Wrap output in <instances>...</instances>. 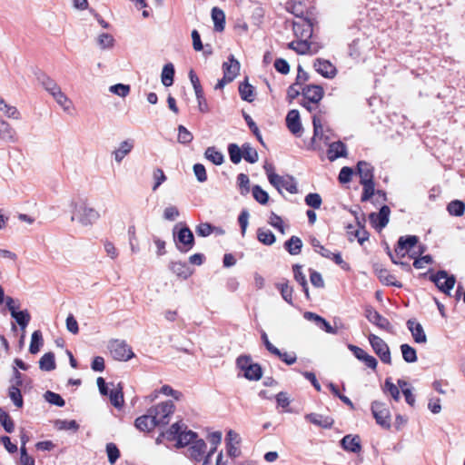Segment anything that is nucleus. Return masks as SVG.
<instances>
[{
  "label": "nucleus",
  "instance_id": "obj_1",
  "mask_svg": "<svg viewBox=\"0 0 465 465\" xmlns=\"http://www.w3.org/2000/svg\"><path fill=\"white\" fill-rule=\"evenodd\" d=\"M355 174L359 175L360 183L362 185L361 202L370 201L375 193L374 167L366 161H359Z\"/></svg>",
  "mask_w": 465,
  "mask_h": 465
},
{
  "label": "nucleus",
  "instance_id": "obj_2",
  "mask_svg": "<svg viewBox=\"0 0 465 465\" xmlns=\"http://www.w3.org/2000/svg\"><path fill=\"white\" fill-rule=\"evenodd\" d=\"M70 206L73 208L71 220L74 221L76 219L83 226L93 225L100 218L99 212L90 207L86 203L78 204L76 202L72 201Z\"/></svg>",
  "mask_w": 465,
  "mask_h": 465
},
{
  "label": "nucleus",
  "instance_id": "obj_3",
  "mask_svg": "<svg viewBox=\"0 0 465 465\" xmlns=\"http://www.w3.org/2000/svg\"><path fill=\"white\" fill-rule=\"evenodd\" d=\"M176 224L173 230V241L177 250L183 253H187L194 246V236L187 225L178 228Z\"/></svg>",
  "mask_w": 465,
  "mask_h": 465
},
{
  "label": "nucleus",
  "instance_id": "obj_4",
  "mask_svg": "<svg viewBox=\"0 0 465 465\" xmlns=\"http://www.w3.org/2000/svg\"><path fill=\"white\" fill-rule=\"evenodd\" d=\"M237 367L243 371V376L250 381H259L262 370L259 363H253L249 355H241L236 360Z\"/></svg>",
  "mask_w": 465,
  "mask_h": 465
},
{
  "label": "nucleus",
  "instance_id": "obj_5",
  "mask_svg": "<svg viewBox=\"0 0 465 465\" xmlns=\"http://www.w3.org/2000/svg\"><path fill=\"white\" fill-rule=\"evenodd\" d=\"M175 406L172 401L161 402L149 408V412L155 416L157 426H165L170 422V417L174 412Z\"/></svg>",
  "mask_w": 465,
  "mask_h": 465
},
{
  "label": "nucleus",
  "instance_id": "obj_6",
  "mask_svg": "<svg viewBox=\"0 0 465 465\" xmlns=\"http://www.w3.org/2000/svg\"><path fill=\"white\" fill-rule=\"evenodd\" d=\"M430 282L435 283L437 288L443 293L450 295L453 289L456 278L453 274H449L445 270H440L436 273L429 276Z\"/></svg>",
  "mask_w": 465,
  "mask_h": 465
},
{
  "label": "nucleus",
  "instance_id": "obj_7",
  "mask_svg": "<svg viewBox=\"0 0 465 465\" xmlns=\"http://www.w3.org/2000/svg\"><path fill=\"white\" fill-rule=\"evenodd\" d=\"M371 413L381 427L385 430H390L391 424V412L386 407V404L378 401H373L371 405Z\"/></svg>",
  "mask_w": 465,
  "mask_h": 465
},
{
  "label": "nucleus",
  "instance_id": "obj_8",
  "mask_svg": "<svg viewBox=\"0 0 465 465\" xmlns=\"http://www.w3.org/2000/svg\"><path fill=\"white\" fill-rule=\"evenodd\" d=\"M109 350L111 355L116 361H127L134 357L132 348L124 341L114 340L110 341Z\"/></svg>",
  "mask_w": 465,
  "mask_h": 465
},
{
  "label": "nucleus",
  "instance_id": "obj_9",
  "mask_svg": "<svg viewBox=\"0 0 465 465\" xmlns=\"http://www.w3.org/2000/svg\"><path fill=\"white\" fill-rule=\"evenodd\" d=\"M370 344L383 363L391 364V356L388 344L379 336L370 333L368 336Z\"/></svg>",
  "mask_w": 465,
  "mask_h": 465
},
{
  "label": "nucleus",
  "instance_id": "obj_10",
  "mask_svg": "<svg viewBox=\"0 0 465 465\" xmlns=\"http://www.w3.org/2000/svg\"><path fill=\"white\" fill-rule=\"evenodd\" d=\"M302 96L304 101L302 102L303 107L308 111L312 112L315 110L320 104V85L319 84H309L302 88Z\"/></svg>",
  "mask_w": 465,
  "mask_h": 465
},
{
  "label": "nucleus",
  "instance_id": "obj_11",
  "mask_svg": "<svg viewBox=\"0 0 465 465\" xmlns=\"http://www.w3.org/2000/svg\"><path fill=\"white\" fill-rule=\"evenodd\" d=\"M364 316L371 323L377 326L379 329L390 333L393 331V328L390 321L378 312L372 306H365Z\"/></svg>",
  "mask_w": 465,
  "mask_h": 465
},
{
  "label": "nucleus",
  "instance_id": "obj_12",
  "mask_svg": "<svg viewBox=\"0 0 465 465\" xmlns=\"http://www.w3.org/2000/svg\"><path fill=\"white\" fill-rule=\"evenodd\" d=\"M270 183L282 193V189H285L290 193H297V183L292 176H281L279 174L270 175Z\"/></svg>",
  "mask_w": 465,
  "mask_h": 465
},
{
  "label": "nucleus",
  "instance_id": "obj_13",
  "mask_svg": "<svg viewBox=\"0 0 465 465\" xmlns=\"http://www.w3.org/2000/svg\"><path fill=\"white\" fill-rule=\"evenodd\" d=\"M370 48L369 39L366 36L357 37L349 45V55L354 60L362 59Z\"/></svg>",
  "mask_w": 465,
  "mask_h": 465
},
{
  "label": "nucleus",
  "instance_id": "obj_14",
  "mask_svg": "<svg viewBox=\"0 0 465 465\" xmlns=\"http://www.w3.org/2000/svg\"><path fill=\"white\" fill-rule=\"evenodd\" d=\"M391 209L388 205H382L378 213H371L369 220L371 225L378 231L387 226L390 221Z\"/></svg>",
  "mask_w": 465,
  "mask_h": 465
},
{
  "label": "nucleus",
  "instance_id": "obj_15",
  "mask_svg": "<svg viewBox=\"0 0 465 465\" xmlns=\"http://www.w3.org/2000/svg\"><path fill=\"white\" fill-rule=\"evenodd\" d=\"M373 271L375 275L378 277L380 282L382 284H385L387 286H394L397 288H401L402 283L396 280V277L393 274H391L390 272L383 268L380 264H374L373 265Z\"/></svg>",
  "mask_w": 465,
  "mask_h": 465
},
{
  "label": "nucleus",
  "instance_id": "obj_16",
  "mask_svg": "<svg viewBox=\"0 0 465 465\" xmlns=\"http://www.w3.org/2000/svg\"><path fill=\"white\" fill-rule=\"evenodd\" d=\"M155 416H153L147 410L146 414L139 416L134 420L135 428L143 432H150L153 430L157 426Z\"/></svg>",
  "mask_w": 465,
  "mask_h": 465
},
{
  "label": "nucleus",
  "instance_id": "obj_17",
  "mask_svg": "<svg viewBox=\"0 0 465 465\" xmlns=\"http://www.w3.org/2000/svg\"><path fill=\"white\" fill-rule=\"evenodd\" d=\"M223 76L227 81L232 82L240 72V63L232 54H230L228 61L223 64Z\"/></svg>",
  "mask_w": 465,
  "mask_h": 465
},
{
  "label": "nucleus",
  "instance_id": "obj_18",
  "mask_svg": "<svg viewBox=\"0 0 465 465\" xmlns=\"http://www.w3.org/2000/svg\"><path fill=\"white\" fill-rule=\"evenodd\" d=\"M408 330L411 331V336L417 343H426L427 335L423 330L422 325L416 321V319H409L406 322Z\"/></svg>",
  "mask_w": 465,
  "mask_h": 465
},
{
  "label": "nucleus",
  "instance_id": "obj_19",
  "mask_svg": "<svg viewBox=\"0 0 465 465\" xmlns=\"http://www.w3.org/2000/svg\"><path fill=\"white\" fill-rule=\"evenodd\" d=\"M347 145L341 141L332 142L327 149V157L333 162L341 157H347Z\"/></svg>",
  "mask_w": 465,
  "mask_h": 465
},
{
  "label": "nucleus",
  "instance_id": "obj_20",
  "mask_svg": "<svg viewBox=\"0 0 465 465\" xmlns=\"http://www.w3.org/2000/svg\"><path fill=\"white\" fill-rule=\"evenodd\" d=\"M341 448L349 452L359 453L361 450L359 435L347 434L341 440Z\"/></svg>",
  "mask_w": 465,
  "mask_h": 465
},
{
  "label": "nucleus",
  "instance_id": "obj_21",
  "mask_svg": "<svg viewBox=\"0 0 465 465\" xmlns=\"http://www.w3.org/2000/svg\"><path fill=\"white\" fill-rule=\"evenodd\" d=\"M0 140L10 143H15L18 142L16 131L9 123L2 118H0Z\"/></svg>",
  "mask_w": 465,
  "mask_h": 465
},
{
  "label": "nucleus",
  "instance_id": "obj_22",
  "mask_svg": "<svg viewBox=\"0 0 465 465\" xmlns=\"http://www.w3.org/2000/svg\"><path fill=\"white\" fill-rule=\"evenodd\" d=\"M168 268L173 273L183 280L188 279L193 272L185 262L181 261L170 262Z\"/></svg>",
  "mask_w": 465,
  "mask_h": 465
},
{
  "label": "nucleus",
  "instance_id": "obj_23",
  "mask_svg": "<svg viewBox=\"0 0 465 465\" xmlns=\"http://www.w3.org/2000/svg\"><path fill=\"white\" fill-rule=\"evenodd\" d=\"M206 450V443L203 439L195 440L188 448V456L195 461H201Z\"/></svg>",
  "mask_w": 465,
  "mask_h": 465
},
{
  "label": "nucleus",
  "instance_id": "obj_24",
  "mask_svg": "<svg viewBox=\"0 0 465 465\" xmlns=\"http://www.w3.org/2000/svg\"><path fill=\"white\" fill-rule=\"evenodd\" d=\"M286 125L290 132L297 135L302 131V124L298 110L292 109L286 115Z\"/></svg>",
  "mask_w": 465,
  "mask_h": 465
},
{
  "label": "nucleus",
  "instance_id": "obj_25",
  "mask_svg": "<svg viewBox=\"0 0 465 465\" xmlns=\"http://www.w3.org/2000/svg\"><path fill=\"white\" fill-rule=\"evenodd\" d=\"M35 75L39 82V84L46 90L49 94L55 92L60 87L56 84V82L52 79L49 75H47L43 71L38 70L35 73Z\"/></svg>",
  "mask_w": 465,
  "mask_h": 465
},
{
  "label": "nucleus",
  "instance_id": "obj_26",
  "mask_svg": "<svg viewBox=\"0 0 465 465\" xmlns=\"http://www.w3.org/2000/svg\"><path fill=\"white\" fill-rule=\"evenodd\" d=\"M212 20L213 22L214 31L223 32L225 28V14L224 12L217 7H213L211 11Z\"/></svg>",
  "mask_w": 465,
  "mask_h": 465
},
{
  "label": "nucleus",
  "instance_id": "obj_27",
  "mask_svg": "<svg viewBox=\"0 0 465 465\" xmlns=\"http://www.w3.org/2000/svg\"><path fill=\"white\" fill-rule=\"evenodd\" d=\"M322 256L332 260L337 265H339L343 271L349 272L351 266L348 262H344L341 252H331L330 250L324 248L322 245Z\"/></svg>",
  "mask_w": 465,
  "mask_h": 465
},
{
  "label": "nucleus",
  "instance_id": "obj_28",
  "mask_svg": "<svg viewBox=\"0 0 465 465\" xmlns=\"http://www.w3.org/2000/svg\"><path fill=\"white\" fill-rule=\"evenodd\" d=\"M419 242V237L416 235L401 236L398 239V249L400 251L409 252Z\"/></svg>",
  "mask_w": 465,
  "mask_h": 465
},
{
  "label": "nucleus",
  "instance_id": "obj_29",
  "mask_svg": "<svg viewBox=\"0 0 465 465\" xmlns=\"http://www.w3.org/2000/svg\"><path fill=\"white\" fill-rule=\"evenodd\" d=\"M134 148V142L125 140L120 143L117 150L114 152V159L117 163H121L123 159L132 151Z\"/></svg>",
  "mask_w": 465,
  "mask_h": 465
},
{
  "label": "nucleus",
  "instance_id": "obj_30",
  "mask_svg": "<svg viewBox=\"0 0 465 465\" xmlns=\"http://www.w3.org/2000/svg\"><path fill=\"white\" fill-rule=\"evenodd\" d=\"M284 248L291 255H297L302 251V242L298 236L293 235L284 242Z\"/></svg>",
  "mask_w": 465,
  "mask_h": 465
},
{
  "label": "nucleus",
  "instance_id": "obj_31",
  "mask_svg": "<svg viewBox=\"0 0 465 465\" xmlns=\"http://www.w3.org/2000/svg\"><path fill=\"white\" fill-rule=\"evenodd\" d=\"M239 94L243 101L249 103L253 101L254 88L249 84L247 79L239 84Z\"/></svg>",
  "mask_w": 465,
  "mask_h": 465
},
{
  "label": "nucleus",
  "instance_id": "obj_32",
  "mask_svg": "<svg viewBox=\"0 0 465 465\" xmlns=\"http://www.w3.org/2000/svg\"><path fill=\"white\" fill-rule=\"evenodd\" d=\"M174 74H175V69L172 63H168L163 65L161 78H162V83L164 86L169 87V86L173 85Z\"/></svg>",
  "mask_w": 465,
  "mask_h": 465
},
{
  "label": "nucleus",
  "instance_id": "obj_33",
  "mask_svg": "<svg viewBox=\"0 0 465 465\" xmlns=\"http://www.w3.org/2000/svg\"><path fill=\"white\" fill-rule=\"evenodd\" d=\"M56 367L55 364V357L54 352H46L45 353L40 361H39V368L42 371H54Z\"/></svg>",
  "mask_w": 465,
  "mask_h": 465
},
{
  "label": "nucleus",
  "instance_id": "obj_34",
  "mask_svg": "<svg viewBox=\"0 0 465 465\" xmlns=\"http://www.w3.org/2000/svg\"><path fill=\"white\" fill-rule=\"evenodd\" d=\"M302 267L300 264H294L292 266L293 277L294 280L302 287V291L304 292L307 298H309L308 292V283L306 280L305 274L302 271Z\"/></svg>",
  "mask_w": 465,
  "mask_h": 465
},
{
  "label": "nucleus",
  "instance_id": "obj_35",
  "mask_svg": "<svg viewBox=\"0 0 465 465\" xmlns=\"http://www.w3.org/2000/svg\"><path fill=\"white\" fill-rule=\"evenodd\" d=\"M110 397V401L112 405H114L117 409H121L124 405V393L123 387L119 383L116 388L113 389L110 392H108Z\"/></svg>",
  "mask_w": 465,
  "mask_h": 465
},
{
  "label": "nucleus",
  "instance_id": "obj_36",
  "mask_svg": "<svg viewBox=\"0 0 465 465\" xmlns=\"http://www.w3.org/2000/svg\"><path fill=\"white\" fill-rule=\"evenodd\" d=\"M275 287L280 291L282 299L289 304L292 305L293 288L289 285V282L285 280L283 282H278L275 284Z\"/></svg>",
  "mask_w": 465,
  "mask_h": 465
},
{
  "label": "nucleus",
  "instance_id": "obj_37",
  "mask_svg": "<svg viewBox=\"0 0 465 465\" xmlns=\"http://www.w3.org/2000/svg\"><path fill=\"white\" fill-rule=\"evenodd\" d=\"M204 156L215 165H221L224 161L222 152L218 151L214 146L208 147L205 150Z\"/></svg>",
  "mask_w": 465,
  "mask_h": 465
},
{
  "label": "nucleus",
  "instance_id": "obj_38",
  "mask_svg": "<svg viewBox=\"0 0 465 465\" xmlns=\"http://www.w3.org/2000/svg\"><path fill=\"white\" fill-rule=\"evenodd\" d=\"M257 239L260 242L267 246L272 245L276 241L273 232L264 228H259L257 230Z\"/></svg>",
  "mask_w": 465,
  "mask_h": 465
},
{
  "label": "nucleus",
  "instance_id": "obj_39",
  "mask_svg": "<svg viewBox=\"0 0 465 465\" xmlns=\"http://www.w3.org/2000/svg\"><path fill=\"white\" fill-rule=\"evenodd\" d=\"M400 349L404 361L407 363H413L417 361V351L410 344L403 343L400 346Z\"/></svg>",
  "mask_w": 465,
  "mask_h": 465
},
{
  "label": "nucleus",
  "instance_id": "obj_40",
  "mask_svg": "<svg viewBox=\"0 0 465 465\" xmlns=\"http://www.w3.org/2000/svg\"><path fill=\"white\" fill-rule=\"evenodd\" d=\"M197 433L193 430L182 431L176 440V447L183 448L197 440Z\"/></svg>",
  "mask_w": 465,
  "mask_h": 465
},
{
  "label": "nucleus",
  "instance_id": "obj_41",
  "mask_svg": "<svg viewBox=\"0 0 465 465\" xmlns=\"http://www.w3.org/2000/svg\"><path fill=\"white\" fill-rule=\"evenodd\" d=\"M11 316L23 331L27 327L31 321V315L27 310L16 311Z\"/></svg>",
  "mask_w": 465,
  "mask_h": 465
},
{
  "label": "nucleus",
  "instance_id": "obj_42",
  "mask_svg": "<svg viewBox=\"0 0 465 465\" xmlns=\"http://www.w3.org/2000/svg\"><path fill=\"white\" fill-rule=\"evenodd\" d=\"M242 158L250 163H254L259 160L257 151L249 143H244L242 145Z\"/></svg>",
  "mask_w": 465,
  "mask_h": 465
},
{
  "label": "nucleus",
  "instance_id": "obj_43",
  "mask_svg": "<svg viewBox=\"0 0 465 465\" xmlns=\"http://www.w3.org/2000/svg\"><path fill=\"white\" fill-rule=\"evenodd\" d=\"M449 213L455 217H460L465 212V203L460 200H453L447 205Z\"/></svg>",
  "mask_w": 465,
  "mask_h": 465
},
{
  "label": "nucleus",
  "instance_id": "obj_44",
  "mask_svg": "<svg viewBox=\"0 0 465 465\" xmlns=\"http://www.w3.org/2000/svg\"><path fill=\"white\" fill-rule=\"evenodd\" d=\"M43 343H44V340H43L42 331L39 330L35 331L32 333V337H31V342H30V346H29L30 353L36 354L40 351V348L43 346Z\"/></svg>",
  "mask_w": 465,
  "mask_h": 465
},
{
  "label": "nucleus",
  "instance_id": "obj_45",
  "mask_svg": "<svg viewBox=\"0 0 465 465\" xmlns=\"http://www.w3.org/2000/svg\"><path fill=\"white\" fill-rule=\"evenodd\" d=\"M312 124H313V136L311 138L310 143L307 145L308 149L316 150L317 149V143L316 139L319 135L320 132V116L318 114H314L312 116Z\"/></svg>",
  "mask_w": 465,
  "mask_h": 465
},
{
  "label": "nucleus",
  "instance_id": "obj_46",
  "mask_svg": "<svg viewBox=\"0 0 465 465\" xmlns=\"http://www.w3.org/2000/svg\"><path fill=\"white\" fill-rule=\"evenodd\" d=\"M337 68L329 60L322 59V77L332 79L337 74Z\"/></svg>",
  "mask_w": 465,
  "mask_h": 465
},
{
  "label": "nucleus",
  "instance_id": "obj_47",
  "mask_svg": "<svg viewBox=\"0 0 465 465\" xmlns=\"http://www.w3.org/2000/svg\"><path fill=\"white\" fill-rule=\"evenodd\" d=\"M8 396L17 408H22L24 405V400L19 387L10 386L8 388Z\"/></svg>",
  "mask_w": 465,
  "mask_h": 465
},
{
  "label": "nucleus",
  "instance_id": "obj_48",
  "mask_svg": "<svg viewBox=\"0 0 465 465\" xmlns=\"http://www.w3.org/2000/svg\"><path fill=\"white\" fill-rule=\"evenodd\" d=\"M382 390L385 393L389 392L395 401H400V390L398 386L391 381V378H386Z\"/></svg>",
  "mask_w": 465,
  "mask_h": 465
},
{
  "label": "nucleus",
  "instance_id": "obj_49",
  "mask_svg": "<svg viewBox=\"0 0 465 465\" xmlns=\"http://www.w3.org/2000/svg\"><path fill=\"white\" fill-rule=\"evenodd\" d=\"M182 431L183 430L180 422H175L166 431L163 432L160 436L172 441L177 440Z\"/></svg>",
  "mask_w": 465,
  "mask_h": 465
},
{
  "label": "nucleus",
  "instance_id": "obj_50",
  "mask_svg": "<svg viewBox=\"0 0 465 465\" xmlns=\"http://www.w3.org/2000/svg\"><path fill=\"white\" fill-rule=\"evenodd\" d=\"M0 423L7 433H12L15 430L14 420L9 414L0 408Z\"/></svg>",
  "mask_w": 465,
  "mask_h": 465
},
{
  "label": "nucleus",
  "instance_id": "obj_51",
  "mask_svg": "<svg viewBox=\"0 0 465 465\" xmlns=\"http://www.w3.org/2000/svg\"><path fill=\"white\" fill-rule=\"evenodd\" d=\"M334 326L324 318L322 317V330H324L326 332L331 334H337L338 330L340 328H343V324L341 323V319H334L333 321Z\"/></svg>",
  "mask_w": 465,
  "mask_h": 465
},
{
  "label": "nucleus",
  "instance_id": "obj_52",
  "mask_svg": "<svg viewBox=\"0 0 465 465\" xmlns=\"http://www.w3.org/2000/svg\"><path fill=\"white\" fill-rule=\"evenodd\" d=\"M44 398L47 402H49L52 405H55L57 407H64L65 405V401L62 398V396L54 391H45L44 394Z\"/></svg>",
  "mask_w": 465,
  "mask_h": 465
},
{
  "label": "nucleus",
  "instance_id": "obj_53",
  "mask_svg": "<svg viewBox=\"0 0 465 465\" xmlns=\"http://www.w3.org/2000/svg\"><path fill=\"white\" fill-rule=\"evenodd\" d=\"M55 428L60 430H73L76 431L79 429V424L74 420H57L54 424Z\"/></svg>",
  "mask_w": 465,
  "mask_h": 465
},
{
  "label": "nucleus",
  "instance_id": "obj_54",
  "mask_svg": "<svg viewBox=\"0 0 465 465\" xmlns=\"http://www.w3.org/2000/svg\"><path fill=\"white\" fill-rule=\"evenodd\" d=\"M242 116H243V119L244 121L246 122L248 127L250 128V130L252 131V133L255 135V137L257 138V140L262 143V144H264L263 143V140H262V134L260 133V130L257 126V124H255V122L252 120V118L247 114L245 113L244 111H242Z\"/></svg>",
  "mask_w": 465,
  "mask_h": 465
},
{
  "label": "nucleus",
  "instance_id": "obj_55",
  "mask_svg": "<svg viewBox=\"0 0 465 465\" xmlns=\"http://www.w3.org/2000/svg\"><path fill=\"white\" fill-rule=\"evenodd\" d=\"M253 198L260 204H266L269 201V194L266 191H264L260 185H254L252 189Z\"/></svg>",
  "mask_w": 465,
  "mask_h": 465
},
{
  "label": "nucleus",
  "instance_id": "obj_56",
  "mask_svg": "<svg viewBox=\"0 0 465 465\" xmlns=\"http://www.w3.org/2000/svg\"><path fill=\"white\" fill-rule=\"evenodd\" d=\"M177 130H178V137H177L178 143H180L182 144H188L193 141V135L185 126L180 124V125H178Z\"/></svg>",
  "mask_w": 465,
  "mask_h": 465
},
{
  "label": "nucleus",
  "instance_id": "obj_57",
  "mask_svg": "<svg viewBox=\"0 0 465 465\" xmlns=\"http://www.w3.org/2000/svg\"><path fill=\"white\" fill-rule=\"evenodd\" d=\"M228 153L230 160L234 164L239 163L242 158V148L236 143H230L228 145Z\"/></svg>",
  "mask_w": 465,
  "mask_h": 465
},
{
  "label": "nucleus",
  "instance_id": "obj_58",
  "mask_svg": "<svg viewBox=\"0 0 465 465\" xmlns=\"http://www.w3.org/2000/svg\"><path fill=\"white\" fill-rule=\"evenodd\" d=\"M97 44L101 49H109L114 46V39L112 35L103 33L98 35Z\"/></svg>",
  "mask_w": 465,
  "mask_h": 465
},
{
  "label": "nucleus",
  "instance_id": "obj_59",
  "mask_svg": "<svg viewBox=\"0 0 465 465\" xmlns=\"http://www.w3.org/2000/svg\"><path fill=\"white\" fill-rule=\"evenodd\" d=\"M105 450L108 457V461L111 464H114L116 460L120 458V450L118 447L114 443L110 442L106 444Z\"/></svg>",
  "mask_w": 465,
  "mask_h": 465
},
{
  "label": "nucleus",
  "instance_id": "obj_60",
  "mask_svg": "<svg viewBox=\"0 0 465 465\" xmlns=\"http://www.w3.org/2000/svg\"><path fill=\"white\" fill-rule=\"evenodd\" d=\"M355 173L354 170L351 167L344 166L341 169L338 181L341 184L348 183L351 181L352 175Z\"/></svg>",
  "mask_w": 465,
  "mask_h": 465
},
{
  "label": "nucleus",
  "instance_id": "obj_61",
  "mask_svg": "<svg viewBox=\"0 0 465 465\" xmlns=\"http://www.w3.org/2000/svg\"><path fill=\"white\" fill-rule=\"evenodd\" d=\"M110 92L120 96V97H126L130 93V85L124 84H116L109 88Z\"/></svg>",
  "mask_w": 465,
  "mask_h": 465
},
{
  "label": "nucleus",
  "instance_id": "obj_62",
  "mask_svg": "<svg viewBox=\"0 0 465 465\" xmlns=\"http://www.w3.org/2000/svg\"><path fill=\"white\" fill-rule=\"evenodd\" d=\"M237 183L241 189V193L242 195L247 194L250 191V180L248 175H246L245 173L238 174Z\"/></svg>",
  "mask_w": 465,
  "mask_h": 465
},
{
  "label": "nucleus",
  "instance_id": "obj_63",
  "mask_svg": "<svg viewBox=\"0 0 465 465\" xmlns=\"http://www.w3.org/2000/svg\"><path fill=\"white\" fill-rule=\"evenodd\" d=\"M216 227L208 223H202L196 226V233L202 237H207L215 231Z\"/></svg>",
  "mask_w": 465,
  "mask_h": 465
},
{
  "label": "nucleus",
  "instance_id": "obj_64",
  "mask_svg": "<svg viewBox=\"0 0 465 465\" xmlns=\"http://www.w3.org/2000/svg\"><path fill=\"white\" fill-rule=\"evenodd\" d=\"M193 173L196 176V179L200 183H204L207 180L206 169L202 163H195L193 167Z\"/></svg>",
  "mask_w": 465,
  "mask_h": 465
}]
</instances>
